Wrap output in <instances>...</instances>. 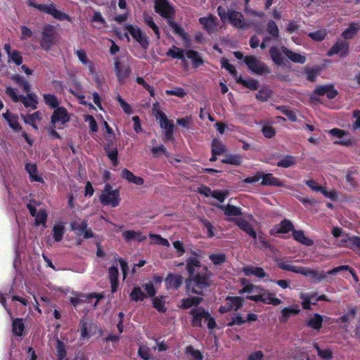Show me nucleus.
<instances>
[{
  "mask_svg": "<svg viewBox=\"0 0 360 360\" xmlns=\"http://www.w3.org/2000/svg\"><path fill=\"white\" fill-rule=\"evenodd\" d=\"M207 285L205 280L199 281L198 278L190 279L187 283V291L196 294H200L203 287Z\"/></svg>",
  "mask_w": 360,
  "mask_h": 360,
  "instance_id": "21",
  "label": "nucleus"
},
{
  "mask_svg": "<svg viewBox=\"0 0 360 360\" xmlns=\"http://www.w3.org/2000/svg\"><path fill=\"white\" fill-rule=\"evenodd\" d=\"M126 30L143 49H147L148 46L147 37L138 27L132 25H127L126 26Z\"/></svg>",
  "mask_w": 360,
  "mask_h": 360,
  "instance_id": "14",
  "label": "nucleus"
},
{
  "mask_svg": "<svg viewBox=\"0 0 360 360\" xmlns=\"http://www.w3.org/2000/svg\"><path fill=\"white\" fill-rule=\"evenodd\" d=\"M262 288H263L259 285H255L253 284H247L245 285V286L241 290H240L239 293H248L250 294V295L259 294L262 292Z\"/></svg>",
  "mask_w": 360,
  "mask_h": 360,
  "instance_id": "44",
  "label": "nucleus"
},
{
  "mask_svg": "<svg viewBox=\"0 0 360 360\" xmlns=\"http://www.w3.org/2000/svg\"><path fill=\"white\" fill-rule=\"evenodd\" d=\"M115 72L120 83H124L131 74V68L127 64L122 63L118 58L115 59Z\"/></svg>",
  "mask_w": 360,
  "mask_h": 360,
  "instance_id": "13",
  "label": "nucleus"
},
{
  "mask_svg": "<svg viewBox=\"0 0 360 360\" xmlns=\"http://www.w3.org/2000/svg\"><path fill=\"white\" fill-rule=\"evenodd\" d=\"M283 52L284 56L288 58L291 61L303 64L306 61V57L304 55H302L299 53L293 52L285 47H283Z\"/></svg>",
  "mask_w": 360,
  "mask_h": 360,
  "instance_id": "30",
  "label": "nucleus"
},
{
  "mask_svg": "<svg viewBox=\"0 0 360 360\" xmlns=\"http://www.w3.org/2000/svg\"><path fill=\"white\" fill-rule=\"evenodd\" d=\"M162 279L160 276H155L153 280L143 284V287L148 297H153L156 293V289L160 285Z\"/></svg>",
  "mask_w": 360,
  "mask_h": 360,
  "instance_id": "22",
  "label": "nucleus"
},
{
  "mask_svg": "<svg viewBox=\"0 0 360 360\" xmlns=\"http://www.w3.org/2000/svg\"><path fill=\"white\" fill-rule=\"evenodd\" d=\"M186 58L190 59L195 67H198L203 63V60L200 54L193 50H189L186 52Z\"/></svg>",
  "mask_w": 360,
  "mask_h": 360,
  "instance_id": "40",
  "label": "nucleus"
},
{
  "mask_svg": "<svg viewBox=\"0 0 360 360\" xmlns=\"http://www.w3.org/2000/svg\"><path fill=\"white\" fill-rule=\"evenodd\" d=\"M200 260L196 256L192 257L187 261V269L190 274L194 273V267L199 266Z\"/></svg>",
  "mask_w": 360,
  "mask_h": 360,
  "instance_id": "60",
  "label": "nucleus"
},
{
  "mask_svg": "<svg viewBox=\"0 0 360 360\" xmlns=\"http://www.w3.org/2000/svg\"><path fill=\"white\" fill-rule=\"evenodd\" d=\"M343 271L346 272L348 274L352 275L354 280L356 281H357L356 276L354 274V272L349 269V267L348 266H340L335 267V268L328 271L327 272V274L336 275V274L343 272ZM324 274L326 275V274L325 272H324Z\"/></svg>",
  "mask_w": 360,
  "mask_h": 360,
  "instance_id": "45",
  "label": "nucleus"
},
{
  "mask_svg": "<svg viewBox=\"0 0 360 360\" xmlns=\"http://www.w3.org/2000/svg\"><path fill=\"white\" fill-rule=\"evenodd\" d=\"M218 15L222 22L229 21L237 28L246 29L251 26V21H245L241 13L235 11H226L224 8L218 7Z\"/></svg>",
  "mask_w": 360,
  "mask_h": 360,
  "instance_id": "2",
  "label": "nucleus"
},
{
  "mask_svg": "<svg viewBox=\"0 0 360 360\" xmlns=\"http://www.w3.org/2000/svg\"><path fill=\"white\" fill-rule=\"evenodd\" d=\"M193 315L192 324L195 326H201L202 321L207 323V327L210 329L215 328L216 323L210 314L202 308H196L191 311Z\"/></svg>",
  "mask_w": 360,
  "mask_h": 360,
  "instance_id": "6",
  "label": "nucleus"
},
{
  "mask_svg": "<svg viewBox=\"0 0 360 360\" xmlns=\"http://www.w3.org/2000/svg\"><path fill=\"white\" fill-rule=\"evenodd\" d=\"M6 94L13 99V101L18 102L21 101L25 106L36 108L38 103L37 96L32 93H28L26 97L18 95L17 89L11 87L6 88Z\"/></svg>",
  "mask_w": 360,
  "mask_h": 360,
  "instance_id": "5",
  "label": "nucleus"
},
{
  "mask_svg": "<svg viewBox=\"0 0 360 360\" xmlns=\"http://www.w3.org/2000/svg\"><path fill=\"white\" fill-rule=\"evenodd\" d=\"M36 8H37L40 11H43L44 13H49L53 16L55 18L58 20H69V16L63 13L60 11H58L55 5L51 4H33Z\"/></svg>",
  "mask_w": 360,
  "mask_h": 360,
  "instance_id": "12",
  "label": "nucleus"
},
{
  "mask_svg": "<svg viewBox=\"0 0 360 360\" xmlns=\"http://www.w3.org/2000/svg\"><path fill=\"white\" fill-rule=\"evenodd\" d=\"M295 164V158L290 155L283 157L280 161L278 162V167L288 168Z\"/></svg>",
  "mask_w": 360,
  "mask_h": 360,
  "instance_id": "51",
  "label": "nucleus"
},
{
  "mask_svg": "<svg viewBox=\"0 0 360 360\" xmlns=\"http://www.w3.org/2000/svg\"><path fill=\"white\" fill-rule=\"evenodd\" d=\"M121 177L127 180L129 183H132L137 186L143 185L144 180L140 176H135L127 169H123L121 172Z\"/></svg>",
  "mask_w": 360,
  "mask_h": 360,
  "instance_id": "26",
  "label": "nucleus"
},
{
  "mask_svg": "<svg viewBox=\"0 0 360 360\" xmlns=\"http://www.w3.org/2000/svg\"><path fill=\"white\" fill-rule=\"evenodd\" d=\"M166 56L173 59L181 60L182 62L184 63L186 61L185 57V51L176 46H172L170 49H169V50L166 53Z\"/></svg>",
  "mask_w": 360,
  "mask_h": 360,
  "instance_id": "31",
  "label": "nucleus"
},
{
  "mask_svg": "<svg viewBox=\"0 0 360 360\" xmlns=\"http://www.w3.org/2000/svg\"><path fill=\"white\" fill-rule=\"evenodd\" d=\"M252 220V216H249L248 218H240L237 221V224L243 231L257 240V233L251 224Z\"/></svg>",
  "mask_w": 360,
  "mask_h": 360,
  "instance_id": "17",
  "label": "nucleus"
},
{
  "mask_svg": "<svg viewBox=\"0 0 360 360\" xmlns=\"http://www.w3.org/2000/svg\"><path fill=\"white\" fill-rule=\"evenodd\" d=\"M168 22L170 24V26L172 28V30L174 33L179 35L184 40H188L187 35L182 27H179L177 24L172 22L170 20H168Z\"/></svg>",
  "mask_w": 360,
  "mask_h": 360,
  "instance_id": "56",
  "label": "nucleus"
},
{
  "mask_svg": "<svg viewBox=\"0 0 360 360\" xmlns=\"http://www.w3.org/2000/svg\"><path fill=\"white\" fill-rule=\"evenodd\" d=\"M218 207L224 210V214L229 218V219H232L233 217L240 214V210L236 206L228 205L226 206L218 205Z\"/></svg>",
  "mask_w": 360,
  "mask_h": 360,
  "instance_id": "36",
  "label": "nucleus"
},
{
  "mask_svg": "<svg viewBox=\"0 0 360 360\" xmlns=\"http://www.w3.org/2000/svg\"><path fill=\"white\" fill-rule=\"evenodd\" d=\"M153 110L155 118L159 121L160 127L165 131L166 139H171L172 138L174 129L172 121L169 120L165 114L159 110L158 104L153 105Z\"/></svg>",
  "mask_w": 360,
  "mask_h": 360,
  "instance_id": "4",
  "label": "nucleus"
},
{
  "mask_svg": "<svg viewBox=\"0 0 360 360\" xmlns=\"http://www.w3.org/2000/svg\"><path fill=\"white\" fill-rule=\"evenodd\" d=\"M243 272L245 276L253 275L258 278H264L266 274L263 269L255 266H247L243 269Z\"/></svg>",
  "mask_w": 360,
  "mask_h": 360,
  "instance_id": "35",
  "label": "nucleus"
},
{
  "mask_svg": "<svg viewBox=\"0 0 360 360\" xmlns=\"http://www.w3.org/2000/svg\"><path fill=\"white\" fill-rule=\"evenodd\" d=\"M166 303V297L160 296L153 298V307L159 311L164 312L166 310L165 304Z\"/></svg>",
  "mask_w": 360,
  "mask_h": 360,
  "instance_id": "46",
  "label": "nucleus"
},
{
  "mask_svg": "<svg viewBox=\"0 0 360 360\" xmlns=\"http://www.w3.org/2000/svg\"><path fill=\"white\" fill-rule=\"evenodd\" d=\"M270 56L273 62L278 65H283L285 64V59L283 57L284 55L283 49L280 50L278 47H271L269 50Z\"/></svg>",
  "mask_w": 360,
  "mask_h": 360,
  "instance_id": "28",
  "label": "nucleus"
},
{
  "mask_svg": "<svg viewBox=\"0 0 360 360\" xmlns=\"http://www.w3.org/2000/svg\"><path fill=\"white\" fill-rule=\"evenodd\" d=\"M238 82H240L243 84H244L248 88L255 90L258 88V82L255 79H249V80H244L241 78V76H239L236 79Z\"/></svg>",
  "mask_w": 360,
  "mask_h": 360,
  "instance_id": "55",
  "label": "nucleus"
},
{
  "mask_svg": "<svg viewBox=\"0 0 360 360\" xmlns=\"http://www.w3.org/2000/svg\"><path fill=\"white\" fill-rule=\"evenodd\" d=\"M244 61L249 70L255 74L263 75L270 73L269 67L255 56L245 57Z\"/></svg>",
  "mask_w": 360,
  "mask_h": 360,
  "instance_id": "7",
  "label": "nucleus"
},
{
  "mask_svg": "<svg viewBox=\"0 0 360 360\" xmlns=\"http://www.w3.org/2000/svg\"><path fill=\"white\" fill-rule=\"evenodd\" d=\"M244 303V299L240 297H227L225 303L220 306L219 311L221 314L229 312L232 310L237 311Z\"/></svg>",
  "mask_w": 360,
  "mask_h": 360,
  "instance_id": "11",
  "label": "nucleus"
},
{
  "mask_svg": "<svg viewBox=\"0 0 360 360\" xmlns=\"http://www.w3.org/2000/svg\"><path fill=\"white\" fill-rule=\"evenodd\" d=\"M247 298L255 302H262L264 304H272L274 306H277L282 303V300L276 297L274 292H271L264 288H262L261 293L248 295Z\"/></svg>",
  "mask_w": 360,
  "mask_h": 360,
  "instance_id": "9",
  "label": "nucleus"
},
{
  "mask_svg": "<svg viewBox=\"0 0 360 360\" xmlns=\"http://www.w3.org/2000/svg\"><path fill=\"white\" fill-rule=\"evenodd\" d=\"M344 243L341 245H347V243H349L348 246H356L360 248V237L358 236H352L349 237L348 236H345Z\"/></svg>",
  "mask_w": 360,
  "mask_h": 360,
  "instance_id": "58",
  "label": "nucleus"
},
{
  "mask_svg": "<svg viewBox=\"0 0 360 360\" xmlns=\"http://www.w3.org/2000/svg\"><path fill=\"white\" fill-rule=\"evenodd\" d=\"M359 30L360 25L352 23L342 32V35L346 39H352L357 34Z\"/></svg>",
  "mask_w": 360,
  "mask_h": 360,
  "instance_id": "39",
  "label": "nucleus"
},
{
  "mask_svg": "<svg viewBox=\"0 0 360 360\" xmlns=\"http://www.w3.org/2000/svg\"><path fill=\"white\" fill-rule=\"evenodd\" d=\"M71 229L75 231L78 236H82L85 238H91L93 236L92 232L87 229V224L86 222L82 221L78 224L76 221L72 222Z\"/></svg>",
  "mask_w": 360,
  "mask_h": 360,
  "instance_id": "20",
  "label": "nucleus"
},
{
  "mask_svg": "<svg viewBox=\"0 0 360 360\" xmlns=\"http://www.w3.org/2000/svg\"><path fill=\"white\" fill-rule=\"evenodd\" d=\"M322 322L323 317L321 315L316 314L309 319L308 324L312 328L319 330L322 326Z\"/></svg>",
  "mask_w": 360,
  "mask_h": 360,
  "instance_id": "47",
  "label": "nucleus"
},
{
  "mask_svg": "<svg viewBox=\"0 0 360 360\" xmlns=\"http://www.w3.org/2000/svg\"><path fill=\"white\" fill-rule=\"evenodd\" d=\"M261 184L264 186H276L279 187H284L285 185L283 182L274 177L271 174H263L262 177Z\"/></svg>",
  "mask_w": 360,
  "mask_h": 360,
  "instance_id": "33",
  "label": "nucleus"
},
{
  "mask_svg": "<svg viewBox=\"0 0 360 360\" xmlns=\"http://www.w3.org/2000/svg\"><path fill=\"white\" fill-rule=\"evenodd\" d=\"M43 98L45 104L50 108L56 109L57 108L60 107V102L55 95L51 94H45L43 95Z\"/></svg>",
  "mask_w": 360,
  "mask_h": 360,
  "instance_id": "42",
  "label": "nucleus"
},
{
  "mask_svg": "<svg viewBox=\"0 0 360 360\" xmlns=\"http://www.w3.org/2000/svg\"><path fill=\"white\" fill-rule=\"evenodd\" d=\"M42 118V114L39 111H37L32 114L27 115L23 117L24 122L31 125L34 129L38 128V124Z\"/></svg>",
  "mask_w": 360,
  "mask_h": 360,
  "instance_id": "29",
  "label": "nucleus"
},
{
  "mask_svg": "<svg viewBox=\"0 0 360 360\" xmlns=\"http://www.w3.org/2000/svg\"><path fill=\"white\" fill-rule=\"evenodd\" d=\"M300 299L302 300V305L304 309H311V304H315V302H313V295H309L305 293H301L300 295Z\"/></svg>",
  "mask_w": 360,
  "mask_h": 360,
  "instance_id": "49",
  "label": "nucleus"
},
{
  "mask_svg": "<svg viewBox=\"0 0 360 360\" xmlns=\"http://www.w3.org/2000/svg\"><path fill=\"white\" fill-rule=\"evenodd\" d=\"M199 22L203 28L209 32L214 31L217 28V18L212 15L200 18Z\"/></svg>",
  "mask_w": 360,
  "mask_h": 360,
  "instance_id": "25",
  "label": "nucleus"
},
{
  "mask_svg": "<svg viewBox=\"0 0 360 360\" xmlns=\"http://www.w3.org/2000/svg\"><path fill=\"white\" fill-rule=\"evenodd\" d=\"M100 202L105 206L117 207L121 201L120 191L112 188L110 184H106L99 196Z\"/></svg>",
  "mask_w": 360,
  "mask_h": 360,
  "instance_id": "3",
  "label": "nucleus"
},
{
  "mask_svg": "<svg viewBox=\"0 0 360 360\" xmlns=\"http://www.w3.org/2000/svg\"><path fill=\"white\" fill-rule=\"evenodd\" d=\"M150 238L152 244L160 245L164 247H169V241L159 235L150 234Z\"/></svg>",
  "mask_w": 360,
  "mask_h": 360,
  "instance_id": "50",
  "label": "nucleus"
},
{
  "mask_svg": "<svg viewBox=\"0 0 360 360\" xmlns=\"http://www.w3.org/2000/svg\"><path fill=\"white\" fill-rule=\"evenodd\" d=\"M349 45L347 42L338 40L335 44L328 50L327 55L332 56L335 54H339L340 57L344 58L349 53Z\"/></svg>",
  "mask_w": 360,
  "mask_h": 360,
  "instance_id": "15",
  "label": "nucleus"
},
{
  "mask_svg": "<svg viewBox=\"0 0 360 360\" xmlns=\"http://www.w3.org/2000/svg\"><path fill=\"white\" fill-rule=\"evenodd\" d=\"M221 64L222 68H225L226 70H228L231 75H233L236 79L238 77L237 72L236 70L235 67L230 64L228 59L226 58H221Z\"/></svg>",
  "mask_w": 360,
  "mask_h": 360,
  "instance_id": "57",
  "label": "nucleus"
},
{
  "mask_svg": "<svg viewBox=\"0 0 360 360\" xmlns=\"http://www.w3.org/2000/svg\"><path fill=\"white\" fill-rule=\"evenodd\" d=\"M30 214L35 217V224L37 225H45L47 218V213L43 209L37 210L32 205H27Z\"/></svg>",
  "mask_w": 360,
  "mask_h": 360,
  "instance_id": "19",
  "label": "nucleus"
},
{
  "mask_svg": "<svg viewBox=\"0 0 360 360\" xmlns=\"http://www.w3.org/2000/svg\"><path fill=\"white\" fill-rule=\"evenodd\" d=\"M305 184L314 191H320L323 193V195L331 200H335L338 198V193L335 191L331 190L328 191L326 188L320 186L313 179H309L305 181Z\"/></svg>",
  "mask_w": 360,
  "mask_h": 360,
  "instance_id": "16",
  "label": "nucleus"
},
{
  "mask_svg": "<svg viewBox=\"0 0 360 360\" xmlns=\"http://www.w3.org/2000/svg\"><path fill=\"white\" fill-rule=\"evenodd\" d=\"M201 301V298L198 297H189L182 300L181 307L185 309L190 308L193 306L198 305Z\"/></svg>",
  "mask_w": 360,
  "mask_h": 360,
  "instance_id": "53",
  "label": "nucleus"
},
{
  "mask_svg": "<svg viewBox=\"0 0 360 360\" xmlns=\"http://www.w3.org/2000/svg\"><path fill=\"white\" fill-rule=\"evenodd\" d=\"M66 223L62 221H55L53 226V236L56 242H60L65 233Z\"/></svg>",
  "mask_w": 360,
  "mask_h": 360,
  "instance_id": "23",
  "label": "nucleus"
},
{
  "mask_svg": "<svg viewBox=\"0 0 360 360\" xmlns=\"http://www.w3.org/2000/svg\"><path fill=\"white\" fill-rule=\"evenodd\" d=\"M122 236L127 242L130 240L142 241L146 237L142 236L141 233L134 231H125L122 233Z\"/></svg>",
  "mask_w": 360,
  "mask_h": 360,
  "instance_id": "38",
  "label": "nucleus"
},
{
  "mask_svg": "<svg viewBox=\"0 0 360 360\" xmlns=\"http://www.w3.org/2000/svg\"><path fill=\"white\" fill-rule=\"evenodd\" d=\"M8 62H13L16 65H20L22 62L21 53L17 50H13L12 53L8 56Z\"/></svg>",
  "mask_w": 360,
  "mask_h": 360,
  "instance_id": "59",
  "label": "nucleus"
},
{
  "mask_svg": "<svg viewBox=\"0 0 360 360\" xmlns=\"http://www.w3.org/2000/svg\"><path fill=\"white\" fill-rule=\"evenodd\" d=\"M143 20L148 26H149L150 27L152 28V30H153L154 33L155 34L157 38L159 39L160 38L159 29H158V27L156 25V24L154 22L153 18L148 14H144Z\"/></svg>",
  "mask_w": 360,
  "mask_h": 360,
  "instance_id": "48",
  "label": "nucleus"
},
{
  "mask_svg": "<svg viewBox=\"0 0 360 360\" xmlns=\"http://www.w3.org/2000/svg\"><path fill=\"white\" fill-rule=\"evenodd\" d=\"M54 43L53 37L47 31L43 32V36L40 41L41 46L43 49L48 51L51 49Z\"/></svg>",
  "mask_w": 360,
  "mask_h": 360,
  "instance_id": "34",
  "label": "nucleus"
},
{
  "mask_svg": "<svg viewBox=\"0 0 360 360\" xmlns=\"http://www.w3.org/2000/svg\"><path fill=\"white\" fill-rule=\"evenodd\" d=\"M225 151V146L224 144L217 140H214L212 142V152L214 154L220 155Z\"/></svg>",
  "mask_w": 360,
  "mask_h": 360,
  "instance_id": "61",
  "label": "nucleus"
},
{
  "mask_svg": "<svg viewBox=\"0 0 360 360\" xmlns=\"http://www.w3.org/2000/svg\"><path fill=\"white\" fill-rule=\"evenodd\" d=\"M186 354L189 360H202V354L198 351L195 350L192 347L186 348Z\"/></svg>",
  "mask_w": 360,
  "mask_h": 360,
  "instance_id": "52",
  "label": "nucleus"
},
{
  "mask_svg": "<svg viewBox=\"0 0 360 360\" xmlns=\"http://www.w3.org/2000/svg\"><path fill=\"white\" fill-rule=\"evenodd\" d=\"M292 223L288 220H283L280 224L277 231L278 233H286L289 232L290 230H292Z\"/></svg>",
  "mask_w": 360,
  "mask_h": 360,
  "instance_id": "62",
  "label": "nucleus"
},
{
  "mask_svg": "<svg viewBox=\"0 0 360 360\" xmlns=\"http://www.w3.org/2000/svg\"><path fill=\"white\" fill-rule=\"evenodd\" d=\"M2 116L6 120L11 129L15 131L20 130L21 127L18 122V117L17 115L7 110L5 113H3Z\"/></svg>",
  "mask_w": 360,
  "mask_h": 360,
  "instance_id": "24",
  "label": "nucleus"
},
{
  "mask_svg": "<svg viewBox=\"0 0 360 360\" xmlns=\"http://www.w3.org/2000/svg\"><path fill=\"white\" fill-rule=\"evenodd\" d=\"M26 170L29 173L32 181L38 182L42 181L41 177L38 174L36 165L27 163L26 165Z\"/></svg>",
  "mask_w": 360,
  "mask_h": 360,
  "instance_id": "43",
  "label": "nucleus"
},
{
  "mask_svg": "<svg viewBox=\"0 0 360 360\" xmlns=\"http://www.w3.org/2000/svg\"><path fill=\"white\" fill-rule=\"evenodd\" d=\"M12 330L14 335L22 336L25 333V324L21 319H15L13 321Z\"/></svg>",
  "mask_w": 360,
  "mask_h": 360,
  "instance_id": "37",
  "label": "nucleus"
},
{
  "mask_svg": "<svg viewBox=\"0 0 360 360\" xmlns=\"http://www.w3.org/2000/svg\"><path fill=\"white\" fill-rule=\"evenodd\" d=\"M182 277L178 274H169L165 280L167 289L178 288L182 283Z\"/></svg>",
  "mask_w": 360,
  "mask_h": 360,
  "instance_id": "27",
  "label": "nucleus"
},
{
  "mask_svg": "<svg viewBox=\"0 0 360 360\" xmlns=\"http://www.w3.org/2000/svg\"><path fill=\"white\" fill-rule=\"evenodd\" d=\"M130 297L134 301H141L146 297V295L139 287H134L130 293Z\"/></svg>",
  "mask_w": 360,
  "mask_h": 360,
  "instance_id": "54",
  "label": "nucleus"
},
{
  "mask_svg": "<svg viewBox=\"0 0 360 360\" xmlns=\"http://www.w3.org/2000/svg\"><path fill=\"white\" fill-rule=\"evenodd\" d=\"M120 264L124 278H126L127 271V264L122 259H120L116 262V266H112L109 269V276L111 282L112 292H115L117 288V276H118V268L117 266Z\"/></svg>",
  "mask_w": 360,
  "mask_h": 360,
  "instance_id": "10",
  "label": "nucleus"
},
{
  "mask_svg": "<svg viewBox=\"0 0 360 360\" xmlns=\"http://www.w3.org/2000/svg\"><path fill=\"white\" fill-rule=\"evenodd\" d=\"M155 8L162 17L168 19L170 18L172 9L167 0H155Z\"/></svg>",
  "mask_w": 360,
  "mask_h": 360,
  "instance_id": "18",
  "label": "nucleus"
},
{
  "mask_svg": "<svg viewBox=\"0 0 360 360\" xmlns=\"http://www.w3.org/2000/svg\"><path fill=\"white\" fill-rule=\"evenodd\" d=\"M278 266L281 269L290 271L296 274H302L310 278L314 282H320L326 278L324 271H319L308 267L296 266L289 262H280Z\"/></svg>",
  "mask_w": 360,
  "mask_h": 360,
  "instance_id": "1",
  "label": "nucleus"
},
{
  "mask_svg": "<svg viewBox=\"0 0 360 360\" xmlns=\"http://www.w3.org/2000/svg\"><path fill=\"white\" fill-rule=\"evenodd\" d=\"M326 34L327 33L325 30H320L313 32H310L309 34V37H310L313 40L321 41L325 38Z\"/></svg>",
  "mask_w": 360,
  "mask_h": 360,
  "instance_id": "64",
  "label": "nucleus"
},
{
  "mask_svg": "<svg viewBox=\"0 0 360 360\" xmlns=\"http://www.w3.org/2000/svg\"><path fill=\"white\" fill-rule=\"evenodd\" d=\"M91 22L93 24V27L98 30H103L107 27L106 21L98 11L94 13Z\"/></svg>",
  "mask_w": 360,
  "mask_h": 360,
  "instance_id": "32",
  "label": "nucleus"
},
{
  "mask_svg": "<svg viewBox=\"0 0 360 360\" xmlns=\"http://www.w3.org/2000/svg\"><path fill=\"white\" fill-rule=\"evenodd\" d=\"M222 162L233 165H239L242 162V158L239 155H230L222 160Z\"/></svg>",
  "mask_w": 360,
  "mask_h": 360,
  "instance_id": "63",
  "label": "nucleus"
},
{
  "mask_svg": "<svg viewBox=\"0 0 360 360\" xmlns=\"http://www.w3.org/2000/svg\"><path fill=\"white\" fill-rule=\"evenodd\" d=\"M292 236L295 240L301 243L302 244L310 246L314 243L311 239H309L305 236L302 231H294L292 232Z\"/></svg>",
  "mask_w": 360,
  "mask_h": 360,
  "instance_id": "41",
  "label": "nucleus"
},
{
  "mask_svg": "<svg viewBox=\"0 0 360 360\" xmlns=\"http://www.w3.org/2000/svg\"><path fill=\"white\" fill-rule=\"evenodd\" d=\"M70 121V115L63 107H58L54 110L51 117V124L54 128L62 129L66 123Z\"/></svg>",
  "mask_w": 360,
  "mask_h": 360,
  "instance_id": "8",
  "label": "nucleus"
}]
</instances>
